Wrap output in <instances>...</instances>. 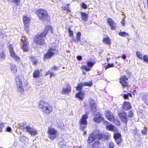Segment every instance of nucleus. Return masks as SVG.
I'll return each mask as SVG.
<instances>
[{
    "label": "nucleus",
    "instance_id": "nucleus-1",
    "mask_svg": "<svg viewBox=\"0 0 148 148\" xmlns=\"http://www.w3.org/2000/svg\"><path fill=\"white\" fill-rule=\"evenodd\" d=\"M110 138V134L108 133L100 134L96 132H93V133L90 134L88 137L87 142L90 143L93 141L97 142L101 139L104 140H108Z\"/></svg>",
    "mask_w": 148,
    "mask_h": 148
},
{
    "label": "nucleus",
    "instance_id": "nucleus-2",
    "mask_svg": "<svg viewBox=\"0 0 148 148\" xmlns=\"http://www.w3.org/2000/svg\"><path fill=\"white\" fill-rule=\"evenodd\" d=\"M48 29L50 31L51 33H53L52 28L51 26H49L47 27H46L43 31L39 35L36 36L34 40L35 42L37 44L42 45L45 43V40L43 38H45L46 35L47 34Z\"/></svg>",
    "mask_w": 148,
    "mask_h": 148
},
{
    "label": "nucleus",
    "instance_id": "nucleus-3",
    "mask_svg": "<svg viewBox=\"0 0 148 148\" xmlns=\"http://www.w3.org/2000/svg\"><path fill=\"white\" fill-rule=\"evenodd\" d=\"M38 105L39 108L45 114H49L52 111V107L48 102L40 101L38 103Z\"/></svg>",
    "mask_w": 148,
    "mask_h": 148
},
{
    "label": "nucleus",
    "instance_id": "nucleus-4",
    "mask_svg": "<svg viewBox=\"0 0 148 148\" xmlns=\"http://www.w3.org/2000/svg\"><path fill=\"white\" fill-rule=\"evenodd\" d=\"M39 18L42 20H47L49 18V16L47 10L40 8L36 12Z\"/></svg>",
    "mask_w": 148,
    "mask_h": 148
},
{
    "label": "nucleus",
    "instance_id": "nucleus-5",
    "mask_svg": "<svg viewBox=\"0 0 148 148\" xmlns=\"http://www.w3.org/2000/svg\"><path fill=\"white\" fill-rule=\"evenodd\" d=\"M83 83H81L78 84L77 86L76 87V90L79 91L76 94L75 97L78 98L79 100H82L84 98V93L82 92L81 90H82V87L83 86Z\"/></svg>",
    "mask_w": 148,
    "mask_h": 148
},
{
    "label": "nucleus",
    "instance_id": "nucleus-6",
    "mask_svg": "<svg viewBox=\"0 0 148 148\" xmlns=\"http://www.w3.org/2000/svg\"><path fill=\"white\" fill-rule=\"evenodd\" d=\"M21 78V76L19 75L17 76L16 78V81L18 92L22 93L24 92V90Z\"/></svg>",
    "mask_w": 148,
    "mask_h": 148
},
{
    "label": "nucleus",
    "instance_id": "nucleus-7",
    "mask_svg": "<svg viewBox=\"0 0 148 148\" xmlns=\"http://www.w3.org/2000/svg\"><path fill=\"white\" fill-rule=\"evenodd\" d=\"M88 118V116L87 114H84L82 116V118L80 120V129L83 131L86 127L85 126L87 124V122L86 120Z\"/></svg>",
    "mask_w": 148,
    "mask_h": 148
},
{
    "label": "nucleus",
    "instance_id": "nucleus-8",
    "mask_svg": "<svg viewBox=\"0 0 148 148\" xmlns=\"http://www.w3.org/2000/svg\"><path fill=\"white\" fill-rule=\"evenodd\" d=\"M21 129H24V130H25L29 134H31L32 136H34L37 134V131L33 128L29 126H27L25 127L24 126H20Z\"/></svg>",
    "mask_w": 148,
    "mask_h": 148
},
{
    "label": "nucleus",
    "instance_id": "nucleus-9",
    "mask_svg": "<svg viewBox=\"0 0 148 148\" xmlns=\"http://www.w3.org/2000/svg\"><path fill=\"white\" fill-rule=\"evenodd\" d=\"M21 48L24 51L26 52L29 51L28 42L25 38L23 37L21 40Z\"/></svg>",
    "mask_w": 148,
    "mask_h": 148
},
{
    "label": "nucleus",
    "instance_id": "nucleus-10",
    "mask_svg": "<svg viewBox=\"0 0 148 148\" xmlns=\"http://www.w3.org/2000/svg\"><path fill=\"white\" fill-rule=\"evenodd\" d=\"M94 120L95 122L98 123H100L101 122H103L104 124H106L108 122L107 121H104V118L101 116V114L98 112L95 115L94 118Z\"/></svg>",
    "mask_w": 148,
    "mask_h": 148
},
{
    "label": "nucleus",
    "instance_id": "nucleus-11",
    "mask_svg": "<svg viewBox=\"0 0 148 148\" xmlns=\"http://www.w3.org/2000/svg\"><path fill=\"white\" fill-rule=\"evenodd\" d=\"M48 133L49 138L52 140L56 138L57 136V131L52 128H49Z\"/></svg>",
    "mask_w": 148,
    "mask_h": 148
},
{
    "label": "nucleus",
    "instance_id": "nucleus-12",
    "mask_svg": "<svg viewBox=\"0 0 148 148\" xmlns=\"http://www.w3.org/2000/svg\"><path fill=\"white\" fill-rule=\"evenodd\" d=\"M89 103L90 112L93 114H95L97 110V106L95 101L92 99H90L89 100Z\"/></svg>",
    "mask_w": 148,
    "mask_h": 148
},
{
    "label": "nucleus",
    "instance_id": "nucleus-13",
    "mask_svg": "<svg viewBox=\"0 0 148 148\" xmlns=\"http://www.w3.org/2000/svg\"><path fill=\"white\" fill-rule=\"evenodd\" d=\"M9 49L10 53L11 56L16 61H19L20 60V58L17 56L14 51L12 45L9 46Z\"/></svg>",
    "mask_w": 148,
    "mask_h": 148
},
{
    "label": "nucleus",
    "instance_id": "nucleus-14",
    "mask_svg": "<svg viewBox=\"0 0 148 148\" xmlns=\"http://www.w3.org/2000/svg\"><path fill=\"white\" fill-rule=\"evenodd\" d=\"M55 50V49L50 48L48 50L47 53L45 54L44 58L46 59L51 58L54 55V51Z\"/></svg>",
    "mask_w": 148,
    "mask_h": 148
},
{
    "label": "nucleus",
    "instance_id": "nucleus-15",
    "mask_svg": "<svg viewBox=\"0 0 148 148\" xmlns=\"http://www.w3.org/2000/svg\"><path fill=\"white\" fill-rule=\"evenodd\" d=\"M95 63L92 61H88L87 62V67L86 66L83 65L81 66L82 69L85 70L86 71H89L91 70V68L93 66Z\"/></svg>",
    "mask_w": 148,
    "mask_h": 148
},
{
    "label": "nucleus",
    "instance_id": "nucleus-16",
    "mask_svg": "<svg viewBox=\"0 0 148 148\" xmlns=\"http://www.w3.org/2000/svg\"><path fill=\"white\" fill-rule=\"evenodd\" d=\"M127 80H128V79L125 76H123L120 78V82L123 88L128 86L129 85Z\"/></svg>",
    "mask_w": 148,
    "mask_h": 148
},
{
    "label": "nucleus",
    "instance_id": "nucleus-17",
    "mask_svg": "<svg viewBox=\"0 0 148 148\" xmlns=\"http://www.w3.org/2000/svg\"><path fill=\"white\" fill-rule=\"evenodd\" d=\"M107 22L110 25L112 30H114L116 28V24L114 20L111 18H108Z\"/></svg>",
    "mask_w": 148,
    "mask_h": 148
},
{
    "label": "nucleus",
    "instance_id": "nucleus-18",
    "mask_svg": "<svg viewBox=\"0 0 148 148\" xmlns=\"http://www.w3.org/2000/svg\"><path fill=\"white\" fill-rule=\"evenodd\" d=\"M119 116L121 121L127 124L128 119L126 113L123 112H119Z\"/></svg>",
    "mask_w": 148,
    "mask_h": 148
},
{
    "label": "nucleus",
    "instance_id": "nucleus-19",
    "mask_svg": "<svg viewBox=\"0 0 148 148\" xmlns=\"http://www.w3.org/2000/svg\"><path fill=\"white\" fill-rule=\"evenodd\" d=\"M114 137L117 145L119 144L122 141L121 135L120 133H114Z\"/></svg>",
    "mask_w": 148,
    "mask_h": 148
},
{
    "label": "nucleus",
    "instance_id": "nucleus-20",
    "mask_svg": "<svg viewBox=\"0 0 148 148\" xmlns=\"http://www.w3.org/2000/svg\"><path fill=\"white\" fill-rule=\"evenodd\" d=\"M107 119L109 121H113L114 118L112 113L109 111H106L105 113Z\"/></svg>",
    "mask_w": 148,
    "mask_h": 148
},
{
    "label": "nucleus",
    "instance_id": "nucleus-21",
    "mask_svg": "<svg viewBox=\"0 0 148 148\" xmlns=\"http://www.w3.org/2000/svg\"><path fill=\"white\" fill-rule=\"evenodd\" d=\"M66 88H63L62 93V94H68L71 91V87L69 84H67L66 85Z\"/></svg>",
    "mask_w": 148,
    "mask_h": 148
},
{
    "label": "nucleus",
    "instance_id": "nucleus-22",
    "mask_svg": "<svg viewBox=\"0 0 148 148\" xmlns=\"http://www.w3.org/2000/svg\"><path fill=\"white\" fill-rule=\"evenodd\" d=\"M123 108L124 110H130L131 108V104L129 102L125 101L123 105Z\"/></svg>",
    "mask_w": 148,
    "mask_h": 148
},
{
    "label": "nucleus",
    "instance_id": "nucleus-23",
    "mask_svg": "<svg viewBox=\"0 0 148 148\" xmlns=\"http://www.w3.org/2000/svg\"><path fill=\"white\" fill-rule=\"evenodd\" d=\"M80 13L82 19L84 21H87L88 17V14L82 12H80Z\"/></svg>",
    "mask_w": 148,
    "mask_h": 148
},
{
    "label": "nucleus",
    "instance_id": "nucleus-24",
    "mask_svg": "<svg viewBox=\"0 0 148 148\" xmlns=\"http://www.w3.org/2000/svg\"><path fill=\"white\" fill-rule=\"evenodd\" d=\"M61 139L62 140V141L59 143L58 146L60 148H66V143L62 138H61Z\"/></svg>",
    "mask_w": 148,
    "mask_h": 148
},
{
    "label": "nucleus",
    "instance_id": "nucleus-25",
    "mask_svg": "<svg viewBox=\"0 0 148 148\" xmlns=\"http://www.w3.org/2000/svg\"><path fill=\"white\" fill-rule=\"evenodd\" d=\"M103 42L108 45H110L111 44V39L108 36L104 37L103 39Z\"/></svg>",
    "mask_w": 148,
    "mask_h": 148
},
{
    "label": "nucleus",
    "instance_id": "nucleus-26",
    "mask_svg": "<svg viewBox=\"0 0 148 148\" xmlns=\"http://www.w3.org/2000/svg\"><path fill=\"white\" fill-rule=\"evenodd\" d=\"M39 74L40 71L39 70H35L34 72L33 76L34 78L37 77H39Z\"/></svg>",
    "mask_w": 148,
    "mask_h": 148
},
{
    "label": "nucleus",
    "instance_id": "nucleus-27",
    "mask_svg": "<svg viewBox=\"0 0 148 148\" xmlns=\"http://www.w3.org/2000/svg\"><path fill=\"white\" fill-rule=\"evenodd\" d=\"M23 20L24 24H28L30 20L29 18L26 16L24 17L23 18Z\"/></svg>",
    "mask_w": 148,
    "mask_h": 148
},
{
    "label": "nucleus",
    "instance_id": "nucleus-28",
    "mask_svg": "<svg viewBox=\"0 0 148 148\" xmlns=\"http://www.w3.org/2000/svg\"><path fill=\"white\" fill-rule=\"evenodd\" d=\"M83 84L84 86H91L92 85V83L91 81L87 82H85L83 83Z\"/></svg>",
    "mask_w": 148,
    "mask_h": 148
},
{
    "label": "nucleus",
    "instance_id": "nucleus-29",
    "mask_svg": "<svg viewBox=\"0 0 148 148\" xmlns=\"http://www.w3.org/2000/svg\"><path fill=\"white\" fill-rule=\"evenodd\" d=\"M119 34L121 36L126 37L129 35V34L125 32H121L119 33Z\"/></svg>",
    "mask_w": 148,
    "mask_h": 148
},
{
    "label": "nucleus",
    "instance_id": "nucleus-30",
    "mask_svg": "<svg viewBox=\"0 0 148 148\" xmlns=\"http://www.w3.org/2000/svg\"><path fill=\"white\" fill-rule=\"evenodd\" d=\"M106 128L107 130L112 131L114 130V126L112 125H107L106 127Z\"/></svg>",
    "mask_w": 148,
    "mask_h": 148
},
{
    "label": "nucleus",
    "instance_id": "nucleus-31",
    "mask_svg": "<svg viewBox=\"0 0 148 148\" xmlns=\"http://www.w3.org/2000/svg\"><path fill=\"white\" fill-rule=\"evenodd\" d=\"M11 69L12 71L14 73H15L16 71V66L14 65H12L11 66Z\"/></svg>",
    "mask_w": 148,
    "mask_h": 148
},
{
    "label": "nucleus",
    "instance_id": "nucleus-32",
    "mask_svg": "<svg viewBox=\"0 0 148 148\" xmlns=\"http://www.w3.org/2000/svg\"><path fill=\"white\" fill-rule=\"evenodd\" d=\"M136 55L140 59H142L143 57L142 54L140 53L139 51H137L136 52Z\"/></svg>",
    "mask_w": 148,
    "mask_h": 148
},
{
    "label": "nucleus",
    "instance_id": "nucleus-33",
    "mask_svg": "<svg viewBox=\"0 0 148 148\" xmlns=\"http://www.w3.org/2000/svg\"><path fill=\"white\" fill-rule=\"evenodd\" d=\"M24 27L25 29V31L27 33H28V32L29 31V29L28 24H24Z\"/></svg>",
    "mask_w": 148,
    "mask_h": 148
},
{
    "label": "nucleus",
    "instance_id": "nucleus-34",
    "mask_svg": "<svg viewBox=\"0 0 148 148\" xmlns=\"http://www.w3.org/2000/svg\"><path fill=\"white\" fill-rule=\"evenodd\" d=\"M76 35V38L78 41H80V37L82 35L81 33L80 32H78L77 33Z\"/></svg>",
    "mask_w": 148,
    "mask_h": 148
},
{
    "label": "nucleus",
    "instance_id": "nucleus-35",
    "mask_svg": "<svg viewBox=\"0 0 148 148\" xmlns=\"http://www.w3.org/2000/svg\"><path fill=\"white\" fill-rule=\"evenodd\" d=\"M145 62L148 63V57L146 55H144L142 59Z\"/></svg>",
    "mask_w": 148,
    "mask_h": 148
},
{
    "label": "nucleus",
    "instance_id": "nucleus-36",
    "mask_svg": "<svg viewBox=\"0 0 148 148\" xmlns=\"http://www.w3.org/2000/svg\"><path fill=\"white\" fill-rule=\"evenodd\" d=\"M5 58V55L3 53L1 52L0 53V61L4 59Z\"/></svg>",
    "mask_w": 148,
    "mask_h": 148
},
{
    "label": "nucleus",
    "instance_id": "nucleus-37",
    "mask_svg": "<svg viewBox=\"0 0 148 148\" xmlns=\"http://www.w3.org/2000/svg\"><path fill=\"white\" fill-rule=\"evenodd\" d=\"M134 116V114L133 111L132 110H131L129 112L128 114V116L129 117L132 118Z\"/></svg>",
    "mask_w": 148,
    "mask_h": 148
},
{
    "label": "nucleus",
    "instance_id": "nucleus-38",
    "mask_svg": "<svg viewBox=\"0 0 148 148\" xmlns=\"http://www.w3.org/2000/svg\"><path fill=\"white\" fill-rule=\"evenodd\" d=\"M114 66L113 64H108L107 65L105 66V69L106 70L107 69L111 67Z\"/></svg>",
    "mask_w": 148,
    "mask_h": 148
},
{
    "label": "nucleus",
    "instance_id": "nucleus-39",
    "mask_svg": "<svg viewBox=\"0 0 148 148\" xmlns=\"http://www.w3.org/2000/svg\"><path fill=\"white\" fill-rule=\"evenodd\" d=\"M147 128H144V129L141 131V133L144 135H146L147 134Z\"/></svg>",
    "mask_w": 148,
    "mask_h": 148
},
{
    "label": "nucleus",
    "instance_id": "nucleus-40",
    "mask_svg": "<svg viewBox=\"0 0 148 148\" xmlns=\"http://www.w3.org/2000/svg\"><path fill=\"white\" fill-rule=\"evenodd\" d=\"M108 148H114V143L112 142L110 143L109 145V147Z\"/></svg>",
    "mask_w": 148,
    "mask_h": 148
},
{
    "label": "nucleus",
    "instance_id": "nucleus-41",
    "mask_svg": "<svg viewBox=\"0 0 148 148\" xmlns=\"http://www.w3.org/2000/svg\"><path fill=\"white\" fill-rule=\"evenodd\" d=\"M33 58H34V57H31V60L33 64L36 65L37 63V61L36 60H34Z\"/></svg>",
    "mask_w": 148,
    "mask_h": 148
},
{
    "label": "nucleus",
    "instance_id": "nucleus-42",
    "mask_svg": "<svg viewBox=\"0 0 148 148\" xmlns=\"http://www.w3.org/2000/svg\"><path fill=\"white\" fill-rule=\"evenodd\" d=\"M69 36L70 37H73V32L72 31L70 30V29H69Z\"/></svg>",
    "mask_w": 148,
    "mask_h": 148
},
{
    "label": "nucleus",
    "instance_id": "nucleus-43",
    "mask_svg": "<svg viewBox=\"0 0 148 148\" xmlns=\"http://www.w3.org/2000/svg\"><path fill=\"white\" fill-rule=\"evenodd\" d=\"M83 9H86L87 8V5L86 4L84 3H82L81 5Z\"/></svg>",
    "mask_w": 148,
    "mask_h": 148
},
{
    "label": "nucleus",
    "instance_id": "nucleus-44",
    "mask_svg": "<svg viewBox=\"0 0 148 148\" xmlns=\"http://www.w3.org/2000/svg\"><path fill=\"white\" fill-rule=\"evenodd\" d=\"M25 137L24 136H20L19 137V140L21 142H23V141L25 139Z\"/></svg>",
    "mask_w": 148,
    "mask_h": 148
},
{
    "label": "nucleus",
    "instance_id": "nucleus-45",
    "mask_svg": "<svg viewBox=\"0 0 148 148\" xmlns=\"http://www.w3.org/2000/svg\"><path fill=\"white\" fill-rule=\"evenodd\" d=\"M12 3H18L20 2V0H9Z\"/></svg>",
    "mask_w": 148,
    "mask_h": 148
},
{
    "label": "nucleus",
    "instance_id": "nucleus-46",
    "mask_svg": "<svg viewBox=\"0 0 148 148\" xmlns=\"http://www.w3.org/2000/svg\"><path fill=\"white\" fill-rule=\"evenodd\" d=\"M125 18H123V19H122V21L121 22V23L122 24V25L123 26L125 25Z\"/></svg>",
    "mask_w": 148,
    "mask_h": 148
},
{
    "label": "nucleus",
    "instance_id": "nucleus-47",
    "mask_svg": "<svg viewBox=\"0 0 148 148\" xmlns=\"http://www.w3.org/2000/svg\"><path fill=\"white\" fill-rule=\"evenodd\" d=\"M71 40L75 42H76L78 41L77 38H75V37H72Z\"/></svg>",
    "mask_w": 148,
    "mask_h": 148
},
{
    "label": "nucleus",
    "instance_id": "nucleus-48",
    "mask_svg": "<svg viewBox=\"0 0 148 148\" xmlns=\"http://www.w3.org/2000/svg\"><path fill=\"white\" fill-rule=\"evenodd\" d=\"M11 130V128L9 127H8L6 129V131L7 132H10Z\"/></svg>",
    "mask_w": 148,
    "mask_h": 148
},
{
    "label": "nucleus",
    "instance_id": "nucleus-49",
    "mask_svg": "<svg viewBox=\"0 0 148 148\" xmlns=\"http://www.w3.org/2000/svg\"><path fill=\"white\" fill-rule=\"evenodd\" d=\"M77 59L79 61H80L82 59V57L81 56H78L77 57Z\"/></svg>",
    "mask_w": 148,
    "mask_h": 148
},
{
    "label": "nucleus",
    "instance_id": "nucleus-50",
    "mask_svg": "<svg viewBox=\"0 0 148 148\" xmlns=\"http://www.w3.org/2000/svg\"><path fill=\"white\" fill-rule=\"evenodd\" d=\"M69 5V4H68L67 5V7H68ZM65 10H67V12L70 13V10L67 7H65Z\"/></svg>",
    "mask_w": 148,
    "mask_h": 148
},
{
    "label": "nucleus",
    "instance_id": "nucleus-51",
    "mask_svg": "<svg viewBox=\"0 0 148 148\" xmlns=\"http://www.w3.org/2000/svg\"><path fill=\"white\" fill-rule=\"evenodd\" d=\"M58 69V67L56 66H54L52 68H50V69L51 70H52L53 69L54 70H56Z\"/></svg>",
    "mask_w": 148,
    "mask_h": 148
},
{
    "label": "nucleus",
    "instance_id": "nucleus-52",
    "mask_svg": "<svg viewBox=\"0 0 148 148\" xmlns=\"http://www.w3.org/2000/svg\"><path fill=\"white\" fill-rule=\"evenodd\" d=\"M123 97L125 99H128L129 98L127 95L126 94H124Z\"/></svg>",
    "mask_w": 148,
    "mask_h": 148
},
{
    "label": "nucleus",
    "instance_id": "nucleus-53",
    "mask_svg": "<svg viewBox=\"0 0 148 148\" xmlns=\"http://www.w3.org/2000/svg\"><path fill=\"white\" fill-rule=\"evenodd\" d=\"M126 56L125 54L122 55L121 57L124 60H125L126 59Z\"/></svg>",
    "mask_w": 148,
    "mask_h": 148
},
{
    "label": "nucleus",
    "instance_id": "nucleus-54",
    "mask_svg": "<svg viewBox=\"0 0 148 148\" xmlns=\"http://www.w3.org/2000/svg\"><path fill=\"white\" fill-rule=\"evenodd\" d=\"M5 36V35L3 34V33L1 32H0V37H4Z\"/></svg>",
    "mask_w": 148,
    "mask_h": 148
},
{
    "label": "nucleus",
    "instance_id": "nucleus-55",
    "mask_svg": "<svg viewBox=\"0 0 148 148\" xmlns=\"http://www.w3.org/2000/svg\"><path fill=\"white\" fill-rule=\"evenodd\" d=\"M4 124V123H0V127L1 129L3 127Z\"/></svg>",
    "mask_w": 148,
    "mask_h": 148
},
{
    "label": "nucleus",
    "instance_id": "nucleus-56",
    "mask_svg": "<svg viewBox=\"0 0 148 148\" xmlns=\"http://www.w3.org/2000/svg\"><path fill=\"white\" fill-rule=\"evenodd\" d=\"M51 71V70L50 69L49 71H48L46 72L45 74L46 75H48L50 74V73H51V72H50V71Z\"/></svg>",
    "mask_w": 148,
    "mask_h": 148
},
{
    "label": "nucleus",
    "instance_id": "nucleus-57",
    "mask_svg": "<svg viewBox=\"0 0 148 148\" xmlns=\"http://www.w3.org/2000/svg\"><path fill=\"white\" fill-rule=\"evenodd\" d=\"M54 75V73L51 72V73H50V77H51L53 76V75Z\"/></svg>",
    "mask_w": 148,
    "mask_h": 148
},
{
    "label": "nucleus",
    "instance_id": "nucleus-58",
    "mask_svg": "<svg viewBox=\"0 0 148 148\" xmlns=\"http://www.w3.org/2000/svg\"><path fill=\"white\" fill-rule=\"evenodd\" d=\"M145 103L148 106V99L146 100L145 101Z\"/></svg>",
    "mask_w": 148,
    "mask_h": 148
},
{
    "label": "nucleus",
    "instance_id": "nucleus-59",
    "mask_svg": "<svg viewBox=\"0 0 148 148\" xmlns=\"http://www.w3.org/2000/svg\"><path fill=\"white\" fill-rule=\"evenodd\" d=\"M127 95L128 97L129 96L130 97H132L131 94L130 93H128Z\"/></svg>",
    "mask_w": 148,
    "mask_h": 148
},
{
    "label": "nucleus",
    "instance_id": "nucleus-60",
    "mask_svg": "<svg viewBox=\"0 0 148 148\" xmlns=\"http://www.w3.org/2000/svg\"><path fill=\"white\" fill-rule=\"evenodd\" d=\"M110 58H107V61L108 62L109 60L110 59Z\"/></svg>",
    "mask_w": 148,
    "mask_h": 148
},
{
    "label": "nucleus",
    "instance_id": "nucleus-61",
    "mask_svg": "<svg viewBox=\"0 0 148 148\" xmlns=\"http://www.w3.org/2000/svg\"><path fill=\"white\" fill-rule=\"evenodd\" d=\"M134 132H135V134H136V133L137 132V129H135V131Z\"/></svg>",
    "mask_w": 148,
    "mask_h": 148
},
{
    "label": "nucleus",
    "instance_id": "nucleus-62",
    "mask_svg": "<svg viewBox=\"0 0 148 148\" xmlns=\"http://www.w3.org/2000/svg\"><path fill=\"white\" fill-rule=\"evenodd\" d=\"M86 134V131H84V135H85Z\"/></svg>",
    "mask_w": 148,
    "mask_h": 148
},
{
    "label": "nucleus",
    "instance_id": "nucleus-63",
    "mask_svg": "<svg viewBox=\"0 0 148 148\" xmlns=\"http://www.w3.org/2000/svg\"><path fill=\"white\" fill-rule=\"evenodd\" d=\"M147 6L148 8V0H147Z\"/></svg>",
    "mask_w": 148,
    "mask_h": 148
},
{
    "label": "nucleus",
    "instance_id": "nucleus-64",
    "mask_svg": "<svg viewBox=\"0 0 148 148\" xmlns=\"http://www.w3.org/2000/svg\"><path fill=\"white\" fill-rule=\"evenodd\" d=\"M120 57V56H118V57H117V58H119Z\"/></svg>",
    "mask_w": 148,
    "mask_h": 148
}]
</instances>
